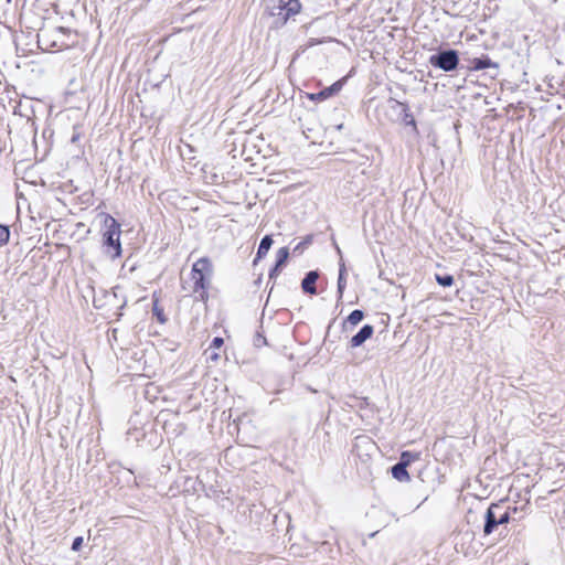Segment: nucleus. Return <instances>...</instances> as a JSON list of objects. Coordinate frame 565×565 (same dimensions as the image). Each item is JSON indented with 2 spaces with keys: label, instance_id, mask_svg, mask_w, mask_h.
Wrapping results in <instances>:
<instances>
[{
  "label": "nucleus",
  "instance_id": "f257e3e1",
  "mask_svg": "<svg viewBox=\"0 0 565 565\" xmlns=\"http://www.w3.org/2000/svg\"><path fill=\"white\" fill-rule=\"evenodd\" d=\"M212 271V263L207 257H201L193 264L191 269V279L193 281L191 295L194 301L206 302L209 300L207 290L211 284Z\"/></svg>",
  "mask_w": 565,
  "mask_h": 565
},
{
  "label": "nucleus",
  "instance_id": "f03ea898",
  "mask_svg": "<svg viewBox=\"0 0 565 565\" xmlns=\"http://www.w3.org/2000/svg\"><path fill=\"white\" fill-rule=\"evenodd\" d=\"M71 35V29L64 26L41 29L38 33L39 47L43 51H62L68 49L73 44V42L70 41Z\"/></svg>",
  "mask_w": 565,
  "mask_h": 565
},
{
  "label": "nucleus",
  "instance_id": "7ed1b4c3",
  "mask_svg": "<svg viewBox=\"0 0 565 565\" xmlns=\"http://www.w3.org/2000/svg\"><path fill=\"white\" fill-rule=\"evenodd\" d=\"M301 4L299 0H266V10L273 18V28L284 26L290 17L299 13Z\"/></svg>",
  "mask_w": 565,
  "mask_h": 565
},
{
  "label": "nucleus",
  "instance_id": "20e7f679",
  "mask_svg": "<svg viewBox=\"0 0 565 565\" xmlns=\"http://www.w3.org/2000/svg\"><path fill=\"white\" fill-rule=\"evenodd\" d=\"M105 232L103 233L104 253L110 258L116 259L121 255L120 224L110 215L105 217Z\"/></svg>",
  "mask_w": 565,
  "mask_h": 565
},
{
  "label": "nucleus",
  "instance_id": "39448f33",
  "mask_svg": "<svg viewBox=\"0 0 565 565\" xmlns=\"http://www.w3.org/2000/svg\"><path fill=\"white\" fill-rule=\"evenodd\" d=\"M428 62L435 68L452 72L459 65V53L454 49L439 50L429 56Z\"/></svg>",
  "mask_w": 565,
  "mask_h": 565
},
{
  "label": "nucleus",
  "instance_id": "423d86ee",
  "mask_svg": "<svg viewBox=\"0 0 565 565\" xmlns=\"http://www.w3.org/2000/svg\"><path fill=\"white\" fill-rule=\"evenodd\" d=\"M387 107L395 113L398 110V118L402 120V122L405 126H411L413 131L418 134L416 120L409 110V106L406 103L398 102L394 98H388Z\"/></svg>",
  "mask_w": 565,
  "mask_h": 565
},
{
  "label": "nucleus",
  "instance_id": "0eeeda50",
  "mask_svg": "<svg viewBox=\"0 0 565 565\" xmlns=\"http://www.w3.org/2000/svg\"><path fill=\"white\" fill-rule=\"evenodd\" d=\"M503 510L501 502L491 503L484 513L483 534L490 535L500 525L498 521V512Z\"/></svg>",
  "mask_w": 565,
  "mask_h": 565
},
{
  "label": "nucleus",
  "instance_id": "6e6552de",
  "mask_svg": "<svg viewBox=\"0 0 565 565\" xmlns=\"http://www.w3.org/2000/svg\"><path fill=\"white\" fill-rule=\"evenodd\" d=\"M469 68L471 71H482L486 68H493L495 70V74H498L499 71V64L497 62H493L488 55L483 54L480 57H473L470 61Z\"/></svg>",
  "mask_w": 565,
  "mask_h": 565
},
{
  "label": "nucleus",
  "instance_id": "1a4fd4ad",
  "mask_svg": "<svg viewBox=\"0 0 565 565\" xmlns=\"http://www.w3.org/2000/svg\"><path fill=\"white\" fill-rule=\"evenodd\" d=\"M344 81H345L344 78L339 79V81L334 82L332 85H330L329 87L321 89L319 93L311 94L309 96V98L311 100H324V99L338 94L342 89Z\"/></svg>",
  "mask_w": 565,
  "mask_h": 565
},
{
  "label": "nucleus",
  "instance_id": "9d476101",
  "mask_svg": "<svg viewBox=\"0 0 565 565\" xmlns=\"http://www.w3.org/2000/svg\"><path fill=\"white\" fill-rule=\"evenodd\" d=\"M374 333V327L372 324H364L350 340L352 348L361 347L366 340H369Z\"/></svg>",
  "mask_w": 565,
  "mask_h": 565
},
{
  "label": "nucleus",
  "instance_id": "9b49d317",
  "mask_svg": "<svg viewBox=\"0 0 565 565\" xmlns=\"http://www.w3.org/2000/svg\"><path fill=\"white\" fill-rule=\"evenodd\" d=\"M288 257L289 249L287 247H281L277 250L275 265L269 270V279H274L279 275L281 268L286 265Z\"/></svg>",
  "mask_w": 565,
  "mask_h": 565
},
{
  "label": "nucleus",
  "instance_id": "f8f14e48",
  "mask_svg": "<svg viewBox=\"0 0 565 565\" xmlns=\"http://www.w3.org/2000/svg\"><path fill=\"white\" fill-rule=\"evenodd\" d=\"M319 278L318 270H310L306 273L303 279L301 280V289L305 294L317 295V280Z\"/></svg>",
  "mask_w": 565,
  "mask_h": 565
},
{
  "label": "nucleus",
  "instance_id": "ddd939ff",
  "mask_svg": "<svg viewBox=\"0 0 565 565\" xmlns=\"http://www.w3.org/2000/svg\"><path fill=\"white\" fill-rule=\"evenodd\" d=\"M391 473H392V477L399 482H407L411 480L409 473L407 471V467L401 465L399 462H396L391 468Z\"/></svg>",
  "mask_w": 565,
  "mask_h": 565
},
{
  "label": "nucleus",
  "instance_id": "4468645a",
  "mask_svg": "<svg viewBox=\"0 0 565 565\" xmlns=\"http://www.w3.org/2000/svg\"><path fill=\"white\" fill-rule=\"evenodd\" d=\"M339 267V276H338V284H337V294H338V301H340L343 297V292L347 286V269L343 262H340Z\"/></svg>",
  "mask_w": 565,
  "mask_h": 565
},
{
  "label": "nucleus",
  "instance_id": "2eb2a0df",
  "mask_svg": "<svg viewBox=\"0 0 565 565\" xmlns=\"http://www.w3.org/2000/svg\"><path fill=\"white\" fill-rule=\"evenodd\" d=\"M273 243H274V241H273L271 235H265L260 239V243H259L258 248H257L255 262H257L258 259H262L263 257H265L267 255V253L270 249Z\"/></svg>",
  "mask_w": 565,
  "mask_h": 565
},
{
  "label": "nucleus",
  "instance_id": "dca6fc26",
  "mask_svg": "<svg viewBox=\"0 0 565 565\" xmlns=\"http://www.w3.org/2000/svg\"><path fill=\"white\" fill-rule=\"evenodd\" d=\"M419 459V452H412L405 450L401 454L398 462L405 467H408L412 462Z\"/></svg>",
  "mask_w": 565,
  "mask_h": 565
},
{
  "label": "nucleus",
  "instance_id": "f3484780",
  "mask_svg": "<svg viewBox=\"0 0 565 565\" xmlns=\"http://www.w3.org/2000/svg\"><path fill=\"white\" fill-rule=\"evenodd\" d=\"M152 315L156 317V319L160 323L163 324L167 322V317L163 312V308L159 306V300H158V298H154V297H153Z\"/></svg>",
  "mask_w": 565,
  "mask_h": 565
},
{
  "label": "nucleus",
  "instance_id": "a211bd4d",
  "mask_svg": "<svg viewBox=\"0 0 565 565\" xmlns=\"http://www.w3.org/2000/svg\"><path fill=\"white\" fill-rule=\"evenodd\" d=\"M364 319V311L361 309L353 310L347 318V322L352 326L359 324Z\"/></svg>",
  "mask_w": 565,
  "mask_h": 565
},
{
  "label": "nucleus",
  "instance_id": "6ab92c4d",
  "mask_svg": "<svg viewBox=\"0 0 565 565\" xmlns=\"http://www.w3.org/2000/svg\"><path fill=\"white\" fill-rule=\"evenodd\" d=\"M435 279L437 284L440 285L441 287H450L454 285L455 281L454 276L449 274H436Z\"/></svg>",
  "mask_w": 565,
  "mask_h": 565
},
{
  "label": "nucleus",
  "instance_id": "aec40b11",
  "mask_svg": "<svg viewBox=\"0 0 565 565\" xmlns=\"http://www.w3.org/2000/svg\"><path fill=\"white\" fill-rule=\"evenodd\" d=\"M313 236L307 235L294 247V253L301 254L309 245L312 244Z\"/></svg>",
  "mask_w": 565,
  "mask_h": 565
},
{
  "label": "nucleus",
  "instance_id": "412c9836",
  "mask_svg": "<svg viewBox=\"0 0 565 565\" xmlns=\"http://www.w3.org/2000/svg\"><path fill=\"white\" fill-rule=\"evenodd\" d=\"M10 239V227L4 224H0V247L8 244Z\"/></svg>",
  "mask_w": 565,
  "mask_h": 565
},
{
  "label": "nucleus",
  "instance_id": "4be33fe9",
  "mask_svg": "<svg viewBox=\"0 0 565 565\" xmlns=\"http://www.w3.org/2000/svg\"><path fill=\"white\" fill-rule=\"evenodd\" d=\"M511 520L509 510H501L498 512V521L500 522V525L509 523Z\"/></svg>",
  "mask_w": 565,
  "mask_h": 565
},
{
  "label": "nucleus",
  "instance_id": "5701e85b",
  "mask_svg": "<svg viewBox=\"0 0 565 565\" xmlns=\"http://www.w3.org/2000/svg\"><path fill=\"white\" fill-rule=\"evenodd\" d=\"M83 542H84V540H83V537H82V536H77V537H75V539L73 540V543H72V550H73L74 552L79 551V550L82 548Z\"/></svg>",
  "mask_w": 565,
  "mask_h": 565
},
{
  "label": "nucleus",
  "instance_id": "b1692460",
  "mask_svg": "<svg viewBox=\"0 0 565 565\" xmlns=\"http://www.w3.org/2000/svg\"><path fill=\"white\" fill-rule=\"evenodd\" d=\"M224 344V340L221 337H215L211 342V348L220 349Z\"/></svg>",
  "mask_w": 565,
  "mask_h": 565
},
{
  "label": "nucleus",
  "instance_id": "393cba45",
  "mask_svg": "<svg viewBox=\"0 0 565 565\" xmlns=\"http://www.w3.org/2000/svg\"><path fill=\"white\" fill-rule=\"evenodd\" d=\"M343 128V124H340L337 126V129H342Z\"/></svg>",
  "mask_w": 565,
  "mask_h": 565
}]
</instances>
